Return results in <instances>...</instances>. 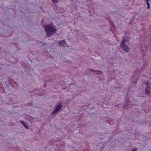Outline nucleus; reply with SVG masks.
I'll use <instances>...</instances> for the list:
<instances>
[{"mask_svg":"<svg viewBox=\"0 0 151 151\" xmlns=\"http://www.w3.org/2000/svg\"><path fill=\"white\" fill-rule=\"evenodd\" d=\"M45 29L47 32V36L48 37L54 35V33L56 32V30L55 27H51L50 25L46 26Z\"/></svg>","mask_w":151,"mask_h":151,"instance_id":"f257e3e1","label":"nucleus"},{"mask_svg":"<svg viewBox=\"0 0 151 151\" xmlns=\"http://www.w3.org/2000/svg\"><path fill=\"white\" fill-rule=\"evenodd\" d=\"M145 83L146 86L145 89V92L146 94H149L150 91L151 90V83L147 81Z\"/></svg>","mask_w":151,"mask_h":151,"instance_id":"f03ea898","label":"nucleus"},{"mask_svg":"<svg viewBox=\"0 0 151 151\" xmlns=\"http://www.w3.org/2000/svg\"><path fill=\"white\" fill-rule=\"evenodd\" d=\"M120 47L122 48V49L126 52H128L129 51V48L126 44H120Z\"/></svg>","mask_w":151,"mask_h":151,"instance_id":"7ed1b4c3","label":"nucleus"},{"mask_svg":"<svg viewBox=\"0 0 151 151\" xmlns=\"http://www.w3.org/2000/svg\"><path fill=\"white\" fill-rule=\"evenodd\" d=\"M62 106V104H59L57 105L54 111L52 112V114H54L57 111H59Z\"/></svg>","mask_w":151,"mask_h":151,"instance_id":"20e7f679","label":"nucleus"},{"mask_svg":"<svg viewBox=\"0 0 151 151\" xmlns=\"http://www.w3.org/2000/svg\"><path fill=\"white\" fill-rule=\"evenodd\" d=\"M128 97L127 95L125 96V100L124 102L125 105L124 107H125L127 106H128V105H130L131 104V101L128 98Z\"/></svg>","mask_w":151,"mask_h":151,"instance_id":"39448f33","label":"nucleus"},{"mask_svg":"<svg viewBox=\"0 0 151 151\" xmlns=\"http://www.w3.org/2000/svg\"><path fill=\"white\" fill-rule=\"evenodd\" d=\"M128 40V38L127 37H124L122 40L120 44H125V42H127Z\"/></svg>","mask_w":151,"mask_h":151,"instance_id":"423d86ee","label":"nucleus"},{"mask_svg":"<svg viewBox=\"0 0 151 151\" xmlns=\"http://www.w3.org/2000/svg\"><path fill=\"white\" fill-rule=\"evenodd\" d=\"M65 40H62L61 41H58L59 43L60 44L62 45L64 47H65L64 45H66V44L65 43Z\"/></svg>","mask_w":151,"mask_h":151,"instance_id":"0eeeda50","label":"nucleus"},{"mask_svg":"<svg viewBox=\"0 0 151 151\" xmlns=\"http://www.w3.org/2000/svg\"><path fill=\"white\" fill-rule=\"evenodd\" d=\"M20 122L22 124V125L26 128L27 129L28 128V126L27 124L26 123H25V122H24L23 121H20Z\"/></svg>","mask_w":151,"mask_h":151,"instance_id":"6e6552de","label":"nucleus"},{"mask_svg":"<svg viewBox=\"0 0 151 151\" xmlns=\"http://www.w3.org/2000/svg\"><path fill=\"white\" fill-rule=\"evenodd\" d=\"M102 73L101 71L100 70H96V71H95V74H100V73Z\"/></svg>","mask_w":151,"mask_h":151,"instance_id":"1a4fd4ad","label":"nucleus"},{"mask_svg":"<svg viewBox=\"0 0 151 151\" xmlns=\"http://www.w3.org/2000/svg\"><path fill=\"white\" fill-rule=\"evenodd\" d=\"M53 2H58V0H52Z\"/></svg>","mask_w":151,"mask_h":151,"instance_id":"9d476101","label":"nucleus"},{"mask_svg":"<svg viewBox=\"0 0 151 151\" xmlns=\"http://www.w3.org/2000/svg\"><path fill=\"white\" fill-rule=\"evenodd\" d=\"M137 149L136 148H134L133 149L132 151H137Z\"/></svg>","mask_w":151,"mask_h":151,"instance_id":"9b49d317","label":"nucleus"},{"mask_svg":"<svg viewBox=\"0 0 151 151\" xmlns=\"http://www.w3.org/2000/svg\"><path fill=\"white\" fill-rule=\"evenodd\" d=\"M62 83H64V82H63L62 81Z\"/></svg>","mask_w":151,"mask_h":151,"instance_id":"f8f14e48","label":"nucleus"},{"mask_svg":"<svg viewBox=\"0 0 151 151\" xmlns=\"http://www.w3.org/2000/svg\"><path fill=\"white\" fill-rule=\"evenodd\" d=\"M130 105H131V106H132V105H131V104Z\"/></svg>","mask_w":151,"mask_h":151,"instance_id":"ddd939ff","label":"nucleus"},{"mask_svg":"<svg viewBox=\"0 0 151 151\" xmlns=\"http://www.w3.org/2000/svg\"><path fill=\"white\" fill-rule=\"evenodd\" d=\"M3 89L4 90V91H5L4 88H3Z\"/></svg>","mask_w":151,"mask_h":151,"instance_id":"4468645a","label":"nucleus"}]
</instances>
